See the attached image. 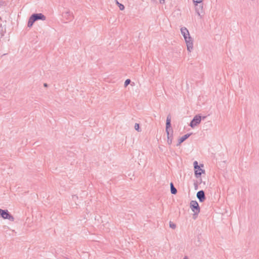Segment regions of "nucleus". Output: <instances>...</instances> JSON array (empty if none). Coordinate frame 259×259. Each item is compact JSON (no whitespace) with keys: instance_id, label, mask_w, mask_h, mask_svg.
<instances>
[{"instance_id":"1","label":"nucleus","mask_w":259,"mask_h":259,"mask_svg":"<svg viewBox=\"0 0 259 259\" xmlns=\"http://www.w3.org/2000/svg\"><path fill=\"white\" fill-rule=\"evenodd\" d=\"M170 121L171 117L170 115H168L167 116L166 121V132L167 133V143L168 145H171L172 143V136H170L169 134V128L171 126Z\"/></svg>"},{"instance_id":"2","label":"nucleus","mask_w":259,"mask_h":259,"mask_svg":"<svg viewBox=\"0 0 259 259\" xmlns=\"http://www.w3.org/2000/svg\"><path fill=\"white\" fill-rule=\"evenodd\" d=\"M205 117V116L201 117L200 115H196L194 117L189 125L191 127L194 128L200 123L202 119H204Z\"/></svg>"},{"instance_id":"3","label":"nucleus","mask_w":259,"mask_h":259,"mask_svg":"<svg viewBox=\"0 0 259 259\" xmlns=\"http://www.w3.org/2000/svg\"><path fill=\"white\" fill-rule=\"evenodd\" d=\"M0 215L4 219H8L12 222L14 221V218L9 213L7 209H0Z\"/></svg>"},{"instance_id":"4","label":"nucleus","mask_w":259,"mask_h":259,"mask_svg":"<svg viewBox=\"0 0 259 259\" xmlns=\"http://www.w3.org/2000/svg\"><path fill=\"white\" fill-rule=\"evenodd\" d=\"M195 7V12L199 16L200 18L201 19L203 17L204 11L203 9V4L200 3H194Z\"/></svg>"},{"instance_id":"5","label":"nucleus","mask_w":259,"mask_h":259,"mask_svg":"<svg viewBox=\"0 0 259 259\" xmlns=\"http://www.w3.org/2000/svg\"><path fill=\"white\" fill-rule=\"evenodd\" d=\"M185 40L186 44L187 50L189 52H191L193 49V40L192 38L191 37L190 35H189L185 39Z\"/></svg>"},{"instance_id":"6","label":"nucleus","mask_w":259,"mask_h":259,"mask_svg":"<svg viewBox=\"0 0 259 259\" xmlns=\"http://www.w3.org/2000/svg\"><path fill=\"white\" fill-rule=\"evenodd\" d=\"M190 208L194 212V214H198L200 212V207L196 201L192 200L190 202Z\"/></svg>"},{"instance_id":"7","label":"nucleus","mask_w":259,"mask_h":259,"mask_svg":"<svg viewBox=\"0 0 259 259\" xmlns=\"http://www.w3.org/2000/svg\"><path fill=\"white\" fill-rule=\"evenodd\" d=\"M31 16L32 17V18L35 20V21L38 20L44 21L46 19V16L41 13L33 14L31 15Z\"/></svg>"},{"instance_id":"8","label":"nucleus","mask_w":259,"mask_h":259,"mask_svg":"<svg viewBox=\"0 0 259 259\" xmlns=\"http://www.w3.org/2000/svg\"><path fill=\"white\" fill-rule=\"evenodd\" d=\"M197 197L201 202H203L205 199V196L204 192L203 190H200L197 193Z\"/></svg>"},{"instance_id":"9","label":"nucleus","mask_w":259,"mask_h":259,"mask_svg":"<svg viewBox=\"0 0 259 259\" xmlns=\"http://www.w3.org/2000/svg\"><path fill=\"white\" fill-rule=\"evenodd\" d=\"M63 17L66 19L70 20L73 18V14L69 10H66L63 12Z\"/></svg>"},{"instance_id":"10","label":"nucleus","mask_w":259,"mask_h":259,"mask_svg":"<svg viewBox=\"0 0 259 259\" xmlns=\"http://www.w3.org/2000/svg\"><path fill=\"white\" fill-rule=\"evenodd\" d=\"M181 32L183 35L184 39L188 37L190 35L188 30L185 27H183L181 28Z\"/></svg>"},{"instance_id":"11","label":"nucleus","mask_w":259,"mask_h":259,"mask_svg":"<svg viewBox=\"0 0 259 259\" xmlns=\"http://www.w3.org/2000/svg\"><path fill=\"white\" fill-rule=\"evenodd\" d=\"M192 134H187L182 137L181 138L179 139L178 143L177 144V146H178L180 145V144L183 143L184 141H185L187 139H188L190 136Z\"/></svg>"},{"instance_id":"12","label":"nucleus","mask_w":259,"mask_h":259,"mask_svg":"<svg viewBox=\"0 0 259 259\" xmlns=\"http://www.w3.org/2000/svg\"><path fill=\"white\" fill-rule=\"evenodd\" d=\"M195 170V175L196 176V177L197 178L199 177L201 175L202 173H204L205 171L204 170L201 169L200 167L199 169H197Z\"/></svg>"},{"instance_id":"13","label":"nucleus","mask_w":259,"mask_h":259,"mask_svg":"<svg viewBox=\"0 0 259 259\" xmlns=\"http://www.w3.org/2000/svg\"><path fill=\"white\" fill-rule=\"evenodd\" d=\"M170 191H171V194H176L177 193V190L174 187V184H172V183H170Z\"/></svg>"},{"instance_id":"14","label":"nucleus","mask_w":259,"mask_h":259,"mask_svg":"<svg viewBox=\"0 0 259 259\" xmlns=\"http://www.w3.org/2000/svg\"><path fill=\"white\" fill-rule=\"evenodd\" d=\"M34 22H35V20L32 18V17L31 16L29 18L28 22V24H27L28 27H31L33 25Z\"/></svg>"},{"instance_id":"15","label":"nucleus","mask_w":259,"mask_h":259,"mask_svg":"<svg viewBox=\"0 0 259 259\" xmlns=\"http://www.w3.org/2000/svg\"><path fill=\"white\" fill-rule=\"evenodd\" d=\"M116 4L118 6L120 10L122 11L124 9V6L123 5L119 3L117 0H115Z\"/></svg>"},{"instance_id":"16","label":"nucleus","mask_w":259,"mask_h":259,"mask_svg":"<svg viewBox=\"0 0 259 259\" xmlns=\"http://www.w3.org/2000/svg\"><path fill=\"white\" fill-rule=\"evenodd\" d=\"M169 227L172 229H175L176 228V225L174 224L171 221L169 222Z\"/></svg>"},{"instance_id":"17","label":"nucleus","mask_w":259,"mask_h":259,"mask_svg":"<svg viewBox=\"0 0 259 259\" xmlns=\"http://www.w3.org/2000/svg\"><path fill=\"white\" fill-rule=\"evenodd\" d=\"M194 166L195 169H199V166L198 165V163L196 161L194 162Z\"/></svg>"},{"instance_id":"18","label":"nucleus","mask_w":259,"mask_h":259,"mask_svg":"<svg viewBox=\"0 0 259 259\" xmlns=\"http://www.w3.org/2000/svg\"><path fill=\"white\" fill-rule=\"evenodd\" d=\"M131 82V80L130 79H127L124 82V86L127 87Z\"/></svg>"},{"instance_id":"19","label":"nucleus","mask_w":259,"mask_h":259,"mask_svg":"<svg viewBox=\"0 0 259 259\" xmlns=\"http://www.w3.org/2000/svg\"><path fill=\"white\" fill-rule=\"evenodd\" d=\"M135 129L136 130V131H139V124L138 123H136L135 124Z\"/></svg>"},{"instance_id":"20","label":"nucleus","mask_w":259,"mask_h":259,"mask_svg":"<svg viewBox=\"0 0 259 259\" xmlns=\"http://www.w3.org/2000/svg\"><path fill=\"white\" fill-rule=\"evenodd\" d=\"M194 3H200L203 0H193Z\"/></svg>"},{"instance_id":"21","label":"nucleus","mask_w":259,"mask_h":259,"mask_svg":"<svg viewBox=\"0 0 259 259\" xmlns=\"http://www.w3.org/2000/svg\"><path fill=\"white\" fill-rule=\"evenodd\" d=\"M72 199L74 200L78 199V196L75 195H72Z\"/></svg>"},{"instance_id":"22","label":"nucleus","mask_w":259,"mask_h":259,"mask_svg":"<svg viewBox=\"0 0 259 259\" xmlns=\"http://www.w3.org/2000/svg\"><path fill=\"white\" fill-rule=\"evenodd\" d=\"M160 4H164L165 0H159Z\"/></svg>"},{"instance_id":"23","label":"nucleus","mask_w":259,"mask_h":259,"mask_svg":"<svg viewBox=\"0 0 259 259\" xmlns=\"http://www.w3.org/2000/svg\"><path fill=\"white\" fill-rule=\"evenodd\" d=\"M4 2H3V1H0V5L1 6H2L3 4H4Z\"/></svg>"},{"instance_id":"24","label":"nucleus","mask_w":259,"mask_h":259,"mask_svg":"<svg viewBox=\"0 0 259 259\" xmlns=\"http://www.w3.org/2000/svg\"><path fill=\"white\" fill-rule=\"evenodd\" d=\"M44 87H47L48 86V84H47V83H44Z\"/></svg>"},{"instance_id":"25","label":"nucleus","mask_w":259,"mask_h":259,"mask_svg":"<svg viewBox=\"0 0 259 259\" xmlns=\"http://www.w3.org/2000/svg\"><path fill=\"white\" fill-rule=\"evenodd\" d=\"M183 259H188V257L187 256H185Z\"/></svg>"}]
</instances>
